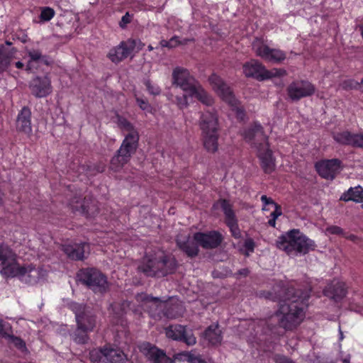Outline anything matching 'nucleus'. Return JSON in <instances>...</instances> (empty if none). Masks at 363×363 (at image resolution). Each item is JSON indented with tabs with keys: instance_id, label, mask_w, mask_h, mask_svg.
Returning <instances> with one entry per match:
<instances>
[{
	"instance_id": "nucleus-1",
	"label": "nucleus",
	"mask_w": 363,
	"mask_h": 363,
	"mask_svg": "<svg viewBox=\"0 0 363 363\" xmlns=\"http://www.w3.org/2000/svg\"><path fill=\"white\" fill-rule=\"evenodd\" d=\"M279 301L278 313L282 316L279 320V326L286 330L296 327L305 316L309 295L293 286L282 287L277 297Z\"/></svg>"
},
{
	"instance_id": "nucleus-2",
	"label": "nucleus",
	"mask_w": 363,
	"mask_h": 363,
	"mask_svg": "<svg viewBox=\"0 0 363 363\" xmlns=\"http://www.w3.org/2000/svg\"><path fill=\"white\" fill-rule=\"evenodd\" d=\"M177 267L175 258L164 252H146L142 258L138 270L146 277H166L174 273Z\"/></svg>"
},
{
	"instance_id": "nucleus-3",
	"label": "nucleus",
	"mask_w": 363,
	"mask_h": 363,
	"mask_svg": "<svg viewBox=\"0 0 363 363\" xmlns=\"http://www.w3.org/2000/svg\"><path fill=\"white\" fill-rule=\"evenodd\" d=\"M277 247L288 255H305L315 250V242L301 233L298 229H293L278 238Z\"/></svg>"
},
{
	"instance_id": "nucleus-4",
	"label": "nucleus",
	"mask_w": 363,
	"mask_h": 363,
	"mask_svg": "<svg viewBox=\"0 0 363 363\" xmlns=\"http://www.w3.org/2000/svg\"><path fill=\"white\" fill-rule=\"evenodd\" d=\"M77 279L95 294H104L109 289L107 277L94 267L80 269L77 274Z\"/></svg>"
},
{
	"instance_id": "nucleus-5",
	"label": "nucleus",
	"mask_w": 363,
	"mask_h": 363,
	"mask_svg": "<svg viewBox=\"0 0 363 363\" xmlns=\"http://www.w3.org/2000/svg\"><path fill=\"white\" fill-rule=\"evenodd\" d=\"M138 132L128 133L123 140L121 147L111 158V167L114 171H118L124 164L128 162L138 147Z\"/></svg>"
},
{
	"instance_id": "nucleus-6",
	"label": "nucleus",
	"mask_w": 363,
	"mask_h": 363,
	"mask_svg": "<svg viewBox=\"0 0 363 363\" xmlns=\"http://www.w3.org/2000/svg\"><path fill=\"white\" fill-rule=\"evenodd\" d=\"M135 298L138 302L152 303L157 308L160 307L162 310L164 316L169 319L177 318L183 313V307L181 304L162 301L160 298L153 297L144 292L138 294Z\"/></svg>"
},
{
	"instance_id": "nucleus-7",
	"label": "nucleus",
	"mask_w": 363,
	"mask_h": 363,
	"mask_svg": "<svg viewBox=\"0 0 363 363\" xmlns=\"http://www.w3.org/2000/svg\"><path fill=\"white\" fill-rule=\"evenodd\" d=\"M252 45L256 55L266 61L279 64L286 57V55L284 51L269 48L260 39L256 38L252 42Z\"/></svg>"
},
{
	"instance_id": "nucleus-8",
	"label": "nucleus",
	"mask_w": 363,
	"mask_h": 363,
	"mask_svg": "<svg viewBox=\"0 0 363 363\" xmlns=\"http://www.w3.org/2000/svg\"><path fill=\"white\" fill-rule=\"evenodd\" d=\"M0 264L1 274L9 278L18 264V255L15 251L7 244L0 242Z\"/></svg>"
},
{
	"instance_id": "nucleus-9",
	"label": "nucleus",
	"mask_w": 363,
	"mask_h": 363,
	"mask_svg": "<svg viewBox=\"0 0 363 363\" xmlns=\"http://www.w3.org/2000/svg\"><path fill=\"white\" fill-rule=\"evenodd\" d=\"M199 83L185 68L177 67L172 72V84L180 87L189 94Z\"/></svg>"
},
{
	"instance_id": "nucleus-10",
	"label": "nucleus",
	"mask_w": 363,
	"mask_h": 363,
	"mask_svg": "<svg viewBox=\"0 0 363 363\" xmlns=\"http://www.w3.org/2000/svg\"><path fill=\"white\" fill-rule=\"evenodd\" d=\"M315 90V86L306 80L293 82L286 89L287 94L292 101H298L302 98L312 96Z\"/></svg>"
},
{
	"instance_id": "nucleus-11",
	"label": "nucleus",
	"mask_w": 363,
	"mask_h": 363,
	"mask_svg": "<svg viewBox=\"0 0 363 363\" xmlns=\"http://www.w3.org/2000/svg\"><path fill=\"white\" fill-rule=\"evenodd\" d=\"M245 140L250 143L257 149L258 147L267 146L268 137L264 131L262 125L257 122H255L250 127L246 128L243 132Z\"/></svg>"
},
{
	"instance_id": "nucleus-12",
	"label": "nucleus",
	"mask_w": 363,
	"mask_h": 363,
	"mask_svg": "<svg viewBox=\"0 0 363 363\" xmlns=\"http://www.w3.org/2000/svg\"><path fill=\"white\" fill-rule=\"evenodd\" d=\"M242 72L247 78H253L259 82L269 79V70L257 60L252 59L242 65Z\"/></svg>"
},
{
	"instance_id": "nucleus-13",
	"label": "nucleus",
	"mask_w": 363,
	"mask_h": 363,
	"mask_svg": "<svg viewBox=\"0 0 363 363\" xmlns=\"http://www.w3.org/2000/svg\"><path fill=\"white\" fill-rule=\"evenodd\" d=\"M40 277V269L33 264L21 266L19 264L9 276V277H18L20 281L31 285L38 283Z\"/></svg>"
},
{
	"instance_id": "nucleus-14",
	"label": "nucleus",
	"mask_w": 363,
	"mask_h": 363,
	"mask_svg": "<svg viewBox=\"0 0 363 363\" xmlns=\"http://www.w3.org/2000/svg\"><path fill=\"white\" fill-rule=\"evenodd\" d=\"M348 293V286L344 281L333 279L323 289V294L334 303H340Z\"/></svg>"
},
{
	"instance_id": "nucleus-15",
	"label": "nucleus",
	"mask_w": 363,
	"mask_h": 363,
	"mask_svg": "<svg viewBox=\"0 0 363 363\" xmlns=\"http://www.w3.org/2000/svg\"><path fill=\"white\" fill-rule=\"evenodd\" d=\"M342 162L339 159L323 160L315 164L318 174L324 179L333 180L341 170Z\"/></svg>"
},
{
	"instance_id": "nucleus-16",
	"label": "nucleus",
	"mask_w": 363,
	"mask_h": 363,
	"mask_svg": "<svg viewBox=\"0 0 363 363\" xmlns=\"http://www.w3.org/2000/svg\"><path fill=\"white\" fill-rule=\"evenodd\" d=\"M62 251L67 257L74 261H84L89 254V244L86 242L65 244Z\"/></svg>"
},
{
	"instance_id": "nucleus-17",
	"label": "nucleus",
	"mask_w": 363,
	"mask_h": 363,
	"mask_svg": "<svg viewBox=\"0 0 363 363\" xmlns=\"http://www.w3.org/2000/svg\"><path fill=\"white\" fill-rule=\"evenodd\" d=\"M193 238L203 249H215L223 241V235L216 230L197 232L194 234Z\"/></svg>"
},
{
	"instance_id": "nucleus-18",
	"label": "nucleus",
	"mask_w": 363,
	"mask_h": 363,
	"mask_svg": "<svg viewBox=\"0 0 363 363\" xmlns=\"http://www.w3.org/2000/svg\"><path fill=\"white\" fill-rule=\"evenodd\" d=\"M167 337L174 340L182 342L187 345L196 344V337L191 330H186V327L181 325H171L166 329Z\"/></svg>"
},
{
	"instance_id": "nucleus-19",
	"label": "nucleus",
	"mask_w": 363,
	"mask_h": 363,
	"mask_svg": "<svg viewBox=\"0 0 363 363\" xmlns=\"http://www.w3.org/2000/svg\"><path fill=\"white\" fill-rule=\"evenodd\" d=\"M140 350L150 363H174V361L167 357L163 350L149 342L143 343Z\"/></svg>"
},
{
	"instance_id": "nucleus-20",
	"label": "nucleus",
	"mask_w": 363,
	"mask_h": 363,
	"mask_svg": "<svg viewBox=\"0 0 363 363\" xmlns=\"http://www.w3.org/2000/svg\"><path fill=\"white\" fill-rule=\"evenodd\" d=\"M208 81L212 85L213 89L223 98V99L230 104L235 101V96L230 87L223 80L221 77L216 74H212Z\"/></svg>"
},
{
	"instance_id": "nucleus-21",
	"label": "nucleus",
	"mask_w": 363,
	"mask_h": 363,
	"mask_svg": "<svg viewBox=\"0 0 363 363\" xmlns=\"http://www.w3.org/2000/svg\"><path fill=\"white\" fill-rule=\"evenodd\" d=\"M29 88L33 96L43 98L52 92L51 82L47 77H36L30 83Z\"/></svg>"
},
{
	"instance_id": "nucleus-22",
	"label": "nucleus",
	"mask_w": 363,
	"mask_h": 363,
	"mask_svg": "<svg viewBox=\"0 0 363 363\" xmlns=\"http://www.w3.org/2000/svg\"><path fill=\"white\" fill-rule=\"evenodd\" d=\"M257 157L260 160V165L264 173L271 174L275 170V158L272 150L269 149V144L264 147H258Z\"/></svg>"
},
{
	"instance_id": "nucleus-23",
	"label": "nucleus",
	"mask_w": 363,
	"mask_h": 363,
	"mask_svg": "<svg viewBox=\"0 0 363 363\" xmlns=\"http://www.w3.org/2000/svg\"><path fill=\"white\" fill-rule=\"evenodd\" d=\"M199 125L202 134L218 133V123L216 113L211 111L203 112L200 118Z\"/></svg>"
},
{
	"instance_id": "nucleus-24",
	"label": "nucleus",
	"mask_w": 363,
	"mask_h": 363,
	"mask_svg": "<svg viewBox=\"0 0 363 363\" xmlns=\"http://www.w3.org/2000/svg\"><path fill=\"white\" fill-rule=\"evenodd\" d=\"M16 128L18 132L28 136L31 135V111L28 106H23L19 111L16 121Z\"/></svg>"
},
{
	"instance_id": "nucleus-25",
	"label": "nucleus",
	"mask_w": 363,
	"mask_h": 363,
	"mask_svg": "<svg viewBox=\"0 0 363 363\" xmlns=\"http://www.w3.org/2000/svg\"><path fill=\"white\" fill-rule=\"evenodd\" d=\"M131 53L132 52L128 47L127 40H123L118 45L110 50L108 57L112 62L118 64L126 59Z\"/></svg>"
},
{
	"instance_id": "nucleus-26",
	"label": "nucleus",
	"mask_w": 363,
	"mask_h": 363,
	"mask_svg": "<svg viewBox=\"0 0 363 363\" xmlns=\"http://www.w3.org/2000/svg\"><path fill=\"white\" fill-rule=\"evenodd\" d=\"M333 139L338 143L359 147L360 134H354L349 131L337 133L333 135Z\"/></svg>"
},
{
	"instance_id": "nucleus-27",
	"label": "nucleus",
	"mask_w": 363,
	"mask_h": 363,
	"mask_svg": "<svg viewBox=\"0 0 363 363\" xmlns=\"http://www.w3.org/2000/svg\"><path fill=\"white\" fill-rule=\"evenodd\" d=\"M177 245L189 257L193 258L199 255V245L194 240V238L193 240H190L189 238H188L186 240H184L177 239Z\"/></svg>"
},
{
	"instance_id": "nucleus-28",
	"label": "nucleus",
	"mask_w": 363,
	"mask_h": 363,
	"mask_svg": "<svg viewBox=\"0 0 363 363\" xmlns=\"http://www.w3.org/2000/svg\"><path fill=\"white\" fill-rule=\"evenodd\" d=\"M203 337L211 345H218L223 340L218 325H211L203 332Z\"/></svg>"
},
{
	"instance_id": "nucleus-29",
	"label": "nucleus",
	"mask_w": 363,
	"mask_h": 363,
	"mask_svg": "<svg viewBox=\"0 0 363 363\" xmlns=\"http://www.w3.org/2000/svg\"><path fill=\"white\" fill-rule=\"evenodd\" d=\"M340 200L345 202L351 201L356 203H363V188L360 186L350 187L342 194Z\"/></svg>"
},
{
	"instance_id": "nucleus-30",
	"label": "nucleus",
	"mask_w": 363,
	"mask_h": 363,
	"mask_svg": "<svg viewBox=\"0 0 363 363\" xmlns=\"http://www.w3.org/2000/svg\"><path fill=\"white\" fill-rule=\"evenodd\" d=\"M189 96L196 98L202 104L208 106H211L213 102V99L203 89L200 83H199L194 89L191 91Z\"/></svg>"
},
{
	"instance_id": "nucleus-31",
	"label": "nucleus",
	"mask_w": 363,
	"mask_h": 363,
	"mask_svg": "<svg viewBox=\"0 0 363 363\" xmlns=\"http://www.w3.org/2000/svg\"><path fill=\"white\" fill-rule=\"evenodd\" d=\"M28 55L30 57L27 65V69H30L33 62L50 65V60L48 56L43 55L42 52L38 50H30L28 51Z\"/></svg>"
},
{
	"instance_id": "nucleus-32",
	"label": "nucleus",
	"mask_w": 363,
	"mask_h": 363,
	"mask_svg": "<svg viewBox=\"0 0 363 363\" xmlns=\"http://www.w3.org/2000/svg\"><path fill=\"white\" fill-rule=\"evenodd\" d=\"M13 53L9 51L4 46L0 47V74L6 72L11 65Z\"/></svg>"
},
{
	"instance_id": "nucleus-33",
	"label": "nucleus",
	"mask_w": 363,
	"mask_h": 363,
	"mask_svg": "<svg viewBox=\"0 0 363 363\" xmlns=\"http://www.w3.org/2000/svg\"><path fill=\"white\" fill-rule=\"evenodd\" d=\"M203 145L206 150L209 152H216L218 147V133H213L210 134H203Z\"/></svg>"
},
{
	"instance_id": "nucleus-34",
	"label": "nucleus",
	"mask_w": 363,
	"mask_h": 363,
	"mask_svg": "<svg viewBox=\"0 0 363 363\" xmlns=\"http://www.w3.org/2000/svg\"><path fill=\"white\" fill-rule=\"evenodd\" d=\"M106 346L93 348L89 351V358L91 363H105Z\"/></svg>"
},
{
	"instance_id": "nucleus-35",
	"label": "nucleus",
	"mask_w": 363,
	"mask_h": 363,
	"mask_svg": "<svg viewBox=\"0 0 363 363\" xmlns=\"http://www.w3.org/2000/svg\"><path fill=\"white\" fill-rule=\"evenodd\" d=\"M90 332V330L84 328L82 325H77V329L72 335V339L77 344H86L89 339L88 334Z\"/></svg>"
},
{
	"instance_id": "nucleus-36",
	"label": "nucleus",
	"mask_w": 363,
	"mask_h": 363,
	"mask_svg": "<svg viewBox=\"0 0 363 363\" xmlns=\"http://www.w3.org/2000/svg\"><path fill=\"white\" fill-rule=\"evenodd\" d=\"M82 325L84 328L92 331L95 327L96 318L94 315L86 312L77 320V325Z\"/></svg>"
},
{
	"instance_id": "nucleus-37",
	"label": "nucleus",
	"mask_w": 363,
	"mask_h": 363,
	"mask_svg": "<svg viewBox=\"0 0 363 363\" xmlns=\"http://www.w3.org/2000/svg\"><path fill=\"white\" fill-rule=\"evenodd\" d=\"M12 333H10L9 335H6L7 337L6 339L13 343L16 349H18L21 352H28L26 342L21 337L15 336Z\"/></svg>"
},
{
	"instance_id": "nucleus-38",
	"label": "nucleus",
	"mask_w": 363,
	"mask_h": 363,
	"mask_svg": "<svg viewBox=\"0 0 363 363\" xmlns=\"http://www.w3.org/2000/svg\"><path fill=\"white\" fill-rule=\"evenodd\" d=\"M176 359L178 360H186L189 363H206L200 356H196L194 354L188 352L179 353L176 355Z\"/></svg>"
},
{
	"instance_id": "nucleus-39",
	"label": "nucleus",
	"mask_w": 363,
	"mask_h": 363,
	"mask_svg": "<svg viewBox=\"0 0 363 363\" xmlns=\"http://www.w3.org/2000/svg\"><path fill=\"white\" fill-rule=\"evenodd\" d=\"M79 169L82 171V172L85 173L89 176H94L97 173L104 172L103 168L90 164H83L80 165Z\"/></svg>"
},
{
	"instance_id": "nucleus-40",
	"label": "nucleus",
	"mask_w": 363,
	"mask_h": 363,
	"mask_svg": "<svg viewBox=\"0 0 363 363\" xmlns=\"http://www.w3.org/2000/svg\"><path fill=\"white\" fill-rule=\"evenodd\" d=\"M39 18L40 22H48L50 21L55 16V10L49 6L42 7Z\"/></svg>"
},
{
	"instance_id": "nucleus-41",
	"label": "nucleus",
	"mask_w": 363,
	"mask_h": 363,
	"mask_svg": "<svg viewBox=\"0 0 363 363\" xmlns=\"http://www.w3.org/2000/svg\"><path fill=\"white\" fill-rule=\"evenodd\" d=\"M118 126L123 130L128 132V133H133V132H138L135 127L124 117L118 116Z\"/></svg>"
},
{
	"instance_id": "nucleus-42",
	"label": "nucleus",
	"mask_w": 363,
	"mask_h": 363,
	"mask_svg": "<svg viewBox=\"0 0 363 363\" xmlns=\"http://www.w3.org/2000/svg\"><path fill=\"white\" fill-rule=\"evenodd\" d=\"M171 98L172 99L169 98V99L172 100L173 103L176 104L179 109H184L189 106L186 94L176 96L174 97L173 95H171Z\"/></svg>"
},
{
	"instance_id": "nucleus-43",
	"label": "nucleus",
	"mask_w": 363,
	"mask_h": 363,
	"mask_svg": "<svg viewBox=\"0 0 363 363\" xmlns=\"http://www.w3.org/2000/svg\"><path fill=\"white\" fill-rule=\"evenodd\" d=\"M225 214V223L226 225L237 222L238 220L235 217L233 210L231 208L232 206H222Z\"/></svg>"
},
{
	"instance_id": "nucleus-44",
	"label": "nucleus",
	"mask_w": 363,
	"mask_h": 363,
	"mask_svg": "<svg viewBox=\"0 0 363 363\" xmlns=\"http://www.w3.org/2000/svg\"><path fill=\"white\" fill-rule=\"evenodd\" d=\"M143 84L146 86L147 91L154 96L160 95L161 93V89L159 86L154 84L149 79H145Z\"/></svg>"
},
{
	"instance_id": "nucleus-45",
	"label": "nucleus",
	"mask_w": 363,
	"mask_h": 363,
	"mask_svg": "<svg viewBox=\"0 0 363 363\" xmlns=\"http://www.w3.org/2000/svg\"><path fill=\"white\" fill-rule=\"evenodd\" d=\"M359 86H361L360 82H358L354 79H346L340 84V87L345 91L356 89Z\"/></svg>"
},
{
	"instance_id": "nucleus-46",
	"label": "nucleus",
	"mask_w": 363,
	"mask_h": 363,
	"mask_svg": "<svg viewBox=\"0 0 363 363\" xmlns=\"http://www.w3.org/2000/svg\"><path fill=\"white\" fill-rule=\"evenodd\" d=\"M128 42V45L129 48H130L131 52H133L135 49L136 52L141 50L145 44L140 39H134V38H128L126 40Z\"/></svg>"
},
{
	"instance_id": "nucleus-47",
	"label": "nucleus",
	"mask_w": 363,
	"mask_h": 363,
	"mask_svg": "<svg viewBox=\"0 0 363 363\" xmlns=\"http://www.w3.org/2000/svg\"><path fill=\"white\" fill-rule=\"evenodd\" d=\"M10 333H13L11 324L0 318V337L6 339Z\"/></svg>"
},
{
	"instance_id": "nucleus-48",
	"label": "nucleus",
	"mask_w": 363,
	"mask_h": 363,
	"mask_svg": "<svg viewBox=\"0 0 363 363\" xmlns=\"http://www.w3.org/2000/svg\"><path fill=\"white\" fill-rule=\"evenodd\" d=\"M275 209L271 213V218L268 220L269 226L275 227L277 218L282 214L281 206H274Z\"/></svg>"
},
{
	"instance_id": "nucleus-49",
	"label": "nucleus",
	"mask_w": 363,
	"mask_h": 363,
	"mask_svg": "<svg viewBox=\"0 0 363 363\" xmlns=\"http://www.w3.org/2000/svg\"><path fill=\"white\" fill-rule=\"evenodd\" d=\"M243 247H245V251L242 252V253L245 256H249L250 253L253 252L255 250V241L252 238H247L245 240Z\"/></svg>"
},
{
	"instance_id": "nucleus-50",
	"label": "nucleus",
	"mask_w": 363,
	"mask_h": 363,
	"mask_svg": "<svg viewBox=\"0 0 363 363\" xmlns=\"http://www.w3.org/2000/svg\"><path fill=\"white\" fill-rule=\"evenodd\" d=\"M227 226L230 228V231L233 238L238 239L241 237V232L238 227V221L228 224Z\"/></svg>"
},
{
	"instance_id": "nucleus-51",
	"label": "nucleus",
	"mask_w": 363,
	"mask_h": 363,
	"mask_svg": "<svg viewBox=\"0 0 363 363\" xmlns=\"http://www.w3.org/2000/svg\"><path fill=\"white\" fill-rule=\"evenodd\" d=\"M71 308L75 314L76 320H77L78 318H80L82 314L86 313L85 307L82 304L74 303L72 305Z\"/></svg>"
},
{
	"instance_id": "nucleus-52",
	"label": "nucleus",
	"mask_w": 363,
	"mask_h": 363,
	"mask_svg": "<svg viewBox=\"0 0 363 363\" xmlns=\"http://www.w3.org/2000/svg\"><path fill=\"white\" fill-rule=\"evenodd\" d=\"M133 18V14H130L129 12H126L121 18L119 22V26L124 29L127 27V25L130 23Z\"/></svg>"
},
{
	"instance_id": "nucleus-53",
	"label": "nucleus",
	"mask_w": 363,
	"mask_h": 363,
	"mask_svg": "<svg viewBox=\"0 0 363 363\" xmlns=\"http://www.w3.org/2000/svg\"><path fill=\"white\" fill-rule=\"evenodd\" d=\"M178 38L177 36L172 37L169 41L162 40L160 41V45L163 48H172L176 47L179 44Z\"/></svg>"
},
{
	"instance_id": "nucleus-54",
	"label": "nucleus",
	"mask_w": 363,
	"mask_h": 363,
	"mask_svg": "<svg viewBox=\"0 0 363 363\" xmlns=\"http://www.w3.org/2000/svg\"><path fill=\"white\" fill-rule=\"evenodd\" d=\"M136 101L139 107L143 110L150 112L151 111V106L149 102L143 99L136 97Z\"/></svg>"
},
{
	"instance_id": "nucleus-55",
	"label": "nucleus",
	"mask_w": 363,
	"mask_h": 363,
	"mask_svg": "<svg viewBox=\"0 0 363 363\" xmlns=\"http://www.w3.org/2000/svg\"><path fill=\"white\" fill-rule=\"evenodd\" d=\"M326 232L331 235H343L344 230L339 226L330 225L326 228Z\"/></svg>"
},
{
	"instance_id": "nucleus-56",
	"label": "nucleus",
	"mask_w": 363,
	"mask_h": 363,
	"mask_svg": "<svg viewBox=\"0 0 363 363\" xmlns=\"http://www.w3.org/2000/svg\"><path fill=\"white\" fill-rule=\"evenodd\" d=\"M286 74V72L284 69H273L269 70V74L271 75L270 79L274 77L284 76Z\"/></svg>"
},
{
	"instance_id": "nucleus-57",
	"label": "nucleus",
	"mask_w": 363,
	"mask_h": 363,
	"mask_svg": "<svg viewBox=\"0 0 363 363\" xmlns=\"http://www.w3.org/2000/svg\"><path fill=\"white\" fill-rule=\"evenodd\" d=\"M276 363H295L291 359L285 356H277L275 359Z\"/></svg>"
},
{
	"instance_id": "nucleus-58",
	"label": "nucleus",
	"mask_w": 363,
	"mask_h": 363,
	"mask_svg": "<svg viewBox=\"0 0 363 363\" xmlns=\"http://www.w3.org/2000/svg\"><path fill=\"white\" fill-rule=\"evenodd\" d=\"M261 201L263 204H277L272 198L267 197L266 195L261 196Z\"/></svg>"
},
{
	"instance_id": "nucleus-59",
	"label": "nucleus",
	"mask_w": 363,
	"mask_h": 363,
	"mask_svg": "<svg viewBox=\"0 0 363 363\" xmlns=\"http://www.w3.org/2000/svg\"><path fill=\"white\" fill-rule=\"evenodd\" d=\"M342 237L353 242L356 241V240L357 239V237L355 235H347L345 232L343 233Z\"/></svg>"
},
{
	"instance_id": "nucleus-60",
	"label": "nucleus",
	"mask_w": 363,
	"mask_h": 363,
	"mask_svg": "<svg viewBox=\"0 0 363 363\" xmlns=\"http://www.w3.org/2000/svg\"><path fill=\"white\" fill-rule=\"evenodd\" d=\"M250 273V271L247 268L241 269L238 271V274L243 277H247Z\"/></svg>"
},
{
	"instance_id": "nucleus-61",
	"label": "nucleus",
	"mask_w": 363,
	"mask_h": 363,
	"mask_svg": "<svg viewBox=\"0 0 363 363\" xmlns=\"http://www.w3.org/2000/svg\"><path fill=\"white\" fill-rule=\"evenodd\" d=\"M15 66L18 69H22L24 67V65L23 62L18 61L15 63Z\"/></svg>"
},
{
	"instance_id": "nucleus-62",
	"label": "nucleus",
	"mask_w": 363,
	"mask_h": 363,
	"mask_svg": "<svg viewBox=\"0 0 363 363\" xmlns=\"http://www.w3.org/2000/svg\"><path fill=\"white\" fill-rule=\"evenodd\" d=\"M214 204H222V205H224V204H228V203H227L225 199H220L218 202L215 203Z\"/></svg>"
},
{
	"instance_id": "nucleus-63",
	"label": "nucleus",
	"mask_w": 363,
	"mask_h": 363,
	"mask_svg": "<svg viewBox=\"0 0 363 363\" xmlns=\"http://www.w3.org/2000/svg\"><path fill=\"white\" fill-rule=\"evenodd\" d=\"M359 147L363 148V133L360 134Z\"/></svg>"
},
{
	"instance_id": "nucleus-64",
	"label": "nucleus",
	"mask_w": 363,
	"mask_h": 363,
	"mask_svg": "<svg viewBox=\"0 0 363 363\" xmlns=\"http://www.w3.org/2000/svg\"><path fill=\"white\" fill-rule=\"evenodd\" d=\"M359 30L361 31V35L363 38V25L359 26Z\"/></svg>"
}]
</instances>
